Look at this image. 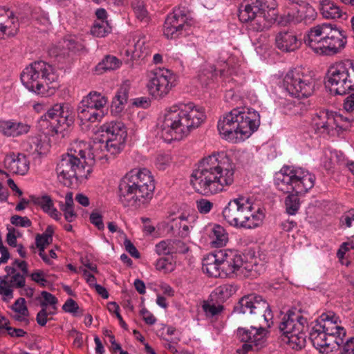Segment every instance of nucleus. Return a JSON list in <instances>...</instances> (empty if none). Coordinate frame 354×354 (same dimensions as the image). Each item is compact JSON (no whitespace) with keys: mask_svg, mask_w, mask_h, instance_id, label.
<instances>
[{"mask_svg":"<svg viewBox=\"0 0 354 354\" xmlns=\"http://www.w3.org/2000/svg\"><path fill=\"white\" fill-rule=\"evenodd\" d=\"M107 308H108V310H109V312L113 313L115 314L117 318L118 319V320L120 322V326L124 330H128V326H127V324L125 323V322L123 320L121 315L120 314V312H119L120 307H119V306L115 302L112 301V302H109L107 304Z\"/></svg>","mask_w":354,"mask_h":354,"instance_id":"8fccbe9b","label":"nucleus"},{"mask_svg":"<svg viewBox=\"0 0 354 354\" xmlns=\"http://www.w3.org/2000/svg\"><path fill=\"white\" fill-rule=\"evenodd\" d=\"M245 112L225 113L218 122V129L220 134L226 140H234L237 138V135H248V133L243 131L242 114Z\"/></svg>","mask_w":354,"mask_h":354,"instance_id":"ddd939ff","label":"nucleus"},{"mask_svg":"<svg viewBox=\"0 0 354 354\" xmlns=\"http://www.w3.org/2000/svg\"><path fill=\"white\" fill-rule=\"evenodd\" d=\"M79 306L77 303L73 299H68L65 304L62 306L64 311L75 314L79 310Z\"/></svg>","mask_w":354,"mask_h":354,"instance_id":"052dcab7","label":"nucleus"},{"mask_svg":"<svg viewBox=\"0 0 354 354\" xmlns=\"http://www.w3.org/2000/svg\"><path fill=\"white\" fill-rule=\"evenodd\" d=\"M156 267L158 270L165 273L171 272L174 268V264L167 258L159 259L156 263Z\"/></svg>","mask_w":354,"mask_h":354,"instance_id":"09e8293b","label":"nucleus"},{"mask_svg":"<svg viewBox=\"0 0 354 354\" xmlns=\"http://www.w3.org/2000/svg\"><path fill=\"white\" fill-rule=\"evenodd\" d=\"M124 245L125 247V250L134 258L139 259L140 257V252L138 251L136 248L132 243V242L128 239H125L124 241Z\"/></svg>","mask_w":354,"mask_h":354,"instance_id":"774afa93","label":"nucleus"},{"mask_svg":"<svg viewBox=\"0 0 354 354\" xmlns=\"http://www.w3.org/2000/svg\"><path fill=\"white\" fill-rule=\"evenodd\" d=\"M154 76L149 84V91L155 97H162L167 95L173 86L171 80L174 78L171 71L165 68H156Z\"/></svg>","mask_w":354,"mask_h":354,"instance_id":"4468645a","label":"nucleus"},{"mask_svg":"<svg viewBox=\"0 0 354 354\" xmlns=\"http://www.w3.org/2000/svg\"><path fill=\"white\" fill-rule=\"evenodd\" d=\"M69 112H46L41 117V122H49V125L55 133H58V128L60 127H69L73 122L72 118H69Z\"/></svg>","mask_w":354,"mask_h":354,"instance_id":"4be33fe9","label":"nucleus"},{"mask_svg":"<svg viewBox=\"0 0 354 354\" xmlns=\"http://www.w3.org/2000/svg\"><path fill=\"white\" fill-rule=\"evenodd\" d=\"M196 207L200 213L207 214L212 209L213 203L209 200L201 198L196 201Z\"/></svg>","mask_w":354,"mask_h":354,"instance_id":"5fc2aeb1","label":"nucleus"},{"mask_svg":"<svg viewBox=\"0 0 354 354\" xmlns=\"http://www.w3.org/2000/svg\"><path fill=\"white\" fill-rule=\"evenodd\" d=\"M151 100L146 97L133 99L132 105L140 109H147L150 106Z\"/></svg>","mask_w":354,"mask_h":354,"instance_id":"69168bd1","label":"nucleus"},{"mask_svg":"<svg viewBox=\"0 0 354 354\" xmlns=\"http://www.w3.org/2000/svg\"><path fill=\"white\" fill-rule=\"evenodd\" d=\"M41 295L43 297V300L40 301L41 308L46 309L47 306L50 305L52 306V308L54 310V311H56V304L58 302L57 297L45 290L41 292Z\"/></svg>","mask_w":354,"mask_h":354,"instance_id":"c03bdc74","label":"nucleus"},{"mask_svg":"<svg viewBox=\"0 0 354 354\" xmlns=\"http://www.w3.org/2000/svg\"><path fill=\"white\" fill-rule=\"evenodd\" d=\"M6 167L15 174L24 175L29 169V161L22 153L15 156V153L7 155L4 160Z\"/></svg>","mask_w":354,"mask_h":354,"instance_id":"412c9836","label":"nucleus"},{"mask_svg":"<svg viewBox=\"0 0 354 354\" xmlns=\"http://www.w3.org/2000/svg\"><path fill=\"white\" fill-rule=\"evenodd\" d=\"M169 240L162 241L156 245V250L159 255L169 254Z\"/></svg>","mask_w":354,"mask_h":354,"instance_id":"338daca9","label":"nucleus"},{"mask_svg":"<svg viewBox=\"0 0 354 354\" xmlns=\"http://www.w3.org/2000/svg\"><path fill=\"white\" fill-rule=\"evenodd\" d=\"M276 21L281 26H286L291 22L299 23L297 8L286 9L280 15H278Z\"/></svg>","mask_w":354,"mask_h":354,"instance_id":"e433bc0d","label":"nucleus"},{"mask_svg":"<svg viewBox=\"0 0 354 354\" xmlns=\"http://www.w3.org/2000/svg\"><path fill=\"white\" fill-rule=\"evenodd\" d=\"M45 274L41 270H37L30 274L31 279L35 283H38L41 287H45L48 281L44 277Z\"/></svg>","mask_w":354,"mask_h":354,"instance_id":"4d7b16f0","label":"nucleus"},{"mask_svg":"<svg viewBox=\"0 0 354 354\" xmlns=\"http://www.w3.org/2000/svg\"><path fill=\"white\" fill-rule=\"evenodd\" d=\"M236 292V288L231 284H223L214 290V295L219 301H223Z\"/></svg>","mask_w":354,"mask_h":354,"instance_id":"58836bf2","label":"nucleus"},{"mask_svg":"<svg viewBox=\"0 0 354 354\" xmlns=\"http://www.w3.org/2000/svg\"><path fill=\"white\" fill-rule=\"evenodd\" d=\"M68 49L73 52L81 51L84 49L82 43L76 41L75 39H68L65 41Z\"/></svg>","mask_w":354,"mask_h":354,"instance_id":"680f3d73","label":"nucleus"},{"mask_svg":"<svg viewBox=\"0 0 354 354\" xmlns=\"http://www.w3.org/2000/svg\"><path fill=\"white\" fill-rule=\"evenodd\" d=\"M107 100L106 97L102 96L100 93L93 91L84 97L80 102L79 109H82V111H86V109H95L97 110L103 108Z\"/></svg>","mask_w":354,"mask_h":354,"instance_id":"cd10ccee","label":"nucleus"},{"mask_svg":"<svg viewBox=\"0 0 354 354\" xmlns=\"http://www.w3.org/2000/svg\"><path fill=\"white\" fill-rule=\"evenodd\" d=\"M297 11V17L299 23L304 21L305 23L313 21L317 15L315 10L306 1L301 3H295Z\"/></svg>","mask_w":354,"mask_h":354,"instance_id":"7c9ffc66","label":"nucleus"},{"mask_svg":"<svg viewBox=\"0 0 354 354\" xmlns=\"http://www.w3.org/2000/svg\"><path fill=\"white\" fill-rule=\"evenodd\" d=\"M315 177L301 169L283 167L274 175V184L281 192L289 194L285 199L286 212L295 214L300 207L299 195L305 194L313 187Z\"/></svg>","mask_w":354,"mask_h":354,"instance_id":"f03ea898","label":"nucleus"},{"mask_svg":"<svg viewBox=\"0 0 354 354\" xmlns=\"http://www.w3.org/2000/svg\"><path fill=\"white\" fill-rule=\"evenodd\" d=\"M126 140L119 141L118 139L106 138L105 140L106 152L111 154L118 153L122 149Z\"/></svg>","mask_w":354,"mask_h":354,"instance_id":"37998d69","label":"nucleus"},{"mask_svg":"<svg viewBox=\"0 0 354 354\" xmlns=\"http://www.w3.org/2000/svg\"><path fill=\"white\" fill-rule=\"evenodd\" d=\"M53 241L44 236L43 234H37L35 236V245L39 250L44 252L46 247L51 244Z\"/></svg>","mask_w":354,"mask_h":354,"instance_id":"13d9d810","label":"nucleus"},{"mask_svg":"<svg viewBox=\"0 0 354 354\" xmlns=\"http://www.w3.org/2000/svg\"><path fill=\"white\" fill-rule=\"evenodd\" d=\"M119 59L115 57L107 55L101 63H99L97 68L103 69L104 71L113 70L119 67Z\"/></svg>","mask_w":354,"mask_h":354,"instance_id":"79ce46f5","label":"nucleus"},{"mask_svg":"<svg viewBox=\"0 0 354 354\" xmlns=\"http://www.w3.org/2000/svg\"><path fill=\"white\" fill-rule=\"evenodd\" d=\"M306 320L302 317H299L296 320L295 326L290 332V335H288V340L282 339L286 343L289 344L292 348L301 349L306 345V331L307 326L304 325Z\"/></svg>","mask_w":354,"mask_h":354,"instance_id":"aec40b11","label":"nucleus"},{"mask_svg":"<svg viewBox=\"0 0 354 354\" xmlns=\"http://www.w3.org/2000/svg\"><path fill=\"white\" fill-rule=\"evenodd\" d=\"M245 321L246 326L237 329V335L242 342L254 343L255 351H258L265 344L266 335L268 333V328L270 324H255L254 320L250 319H242Z\"/></svg>","mask_w":354,"mask_h":354,"instance_id":"f8f14e48","label":"nucleus"},{"mask_svg":"<svg viewBox=\"0 0 354 354\" xmlns=\"http://www.w3.org/2000/svg\"><path fill=\"white\" fill-rule=\"evenodd\" d=\"M19 23L12 11H6V16L0 18V32L2 37H14L18 32Z\"/></svg>","mask_w":354,"mask_h":354,"instance_id":"5701e85b","label":"nucleus"},{"mask_svg":"<svg viewBox=\"0 0 354 354\" xmlns=\"http://www.w3.org/2000/svg\"><path fill=\"white\" fill-rule=\"evenodd\" d=\"M223 266L225 268L223 257L219 256V252L216 254H209L203 259V270L209 277H218L221 276L220 269Z\"/></svg>","mask_w":354,"mask_h":354,"instance_id":"b1692460","label":"nucleus"},{"mask_svg":"<svg viewBox=\"0 0 354 354\" xmlns=\"http://www.w3.org/2000/svg\"><path fill=\"white\" fill-rule=\"evenodd\" d=\"M129 93V86L127 84H122L112 100L111 111L113 109L122 111L124 109L125 104L128 102Z\"/></svg>","mask_w":354,"mask_h":354,"instance_id":"c756f323","label":"nucleus"},{"mask_svg":"<svg viewBox=\"0 0 354 354\" xmlns=\"http://www.w3.org/2000/svg\"><path fill=\"white\" fill-rule=\"evenodd\" d=\"M310 339L315 348L323 354H328L338 350L343 339L326 335L323 330H315L310 333Z\"/></svg>","mask_w":354,"mask_h":354,"instance_id":"dca6fc26","label":"nucleus"},{"mask_svg":"<svg viewBox=\"0 0 354 354\" xmlns=\"http://www.w3.org/2000/svg\"><path fill=\"white\" fill-rule=\"evenodd\" d=\"M170 230L180 236H187L189 234V225L187 219L184 216H180L172 219L170 225Z\"/></svg>","mask_w":354,"mask_h":354,"instance_id":"473e14b6","label":"nucleus"},{"mask_svg":"<svg viewBox=\"0 0 354 354\" xmlns=\"http://www.w3.org/2000/svg\"><path fill=\"white\" fill-rule=\"evenodd\" d=\"M316 115L319 120H321L322 118L333 120V121L337 124V127L342 129L347 127V126H344L343 124H341L342 122H345L346 123H349L351 120L349 117L344 116L340 113H337V112H319Z\"/></svg>","mask_w":354,"mask_h":354,"instance_id":"72a5a7b5","label":"nucleus"},{"mask_svg":"<svg viewBox=\"0 0 354 354\" xmlns=\"http://www.w3.org/2000/svg\"><path fill=\"white\" fill-rule=\"evenodd\" d=\"M240 319H250L255 324H270L273 315L269 304L260 295H248L243 297L234 308Z\"/></svg>","mask_w":354,"mask_h":354,"instance_id":"1a4fd4ad","label":"nucleus"},{"mask_svg":"<svg viewBox=\"0 0 354 354\" xmlns=\"http://www.w3.org/2000/svg\"><path fill=\"white\" fill-rule=\"evenodd\" d=\"M169 254H185L188 250V247L185 243L180 240H169Z\"/></svg>","mask_w":354,"mask_h":354,"instance_id":"49530a36","label":"nucleus"},{"mask_svg":"<svg viewBox=\"0 0 354 354\" xmlns=\"http://www.w3.org/2000/svg\"><path fill=\"white\" fill-rule=\"evenodd\" d=\"M319 10L323 17L328 19H346L347 15L334 2L330 0L320 1Z\"/></svg>","mask_w":354,"mask_h":354,"instance_id":"bb28decb","label":"nucleus"},{"mask_svg":"<svg viewBox=\"0 0 354 354\" xmlns=\"http://www.w3.org/2000/svg\"><path fill=\"white\" fill-rule=\"evenodd\" d=\"M111 31V27L109 25L108 21L95 22L91 29V34L97 37H105Z\"/></svg>","mask_w":354,"mask_h":354,"instance_id":"a19ab883","label":"nucleus"},{"mask_svg":"<svg viewBox=\"0 0 354 354\" xmlns=\"http://www.w3.org/2000/svg\"><path fill=\"white\" fill-rule=\"evenodd\" d=\"M241 124H243V128H241L243 131L248 133V135H241V138L244 139L248 138L253 132L257 130L260 124V120L259 119H252L250 117L244 116L242 114Z\"/></svg>","mask_w":354,"mask_h":354,"instance_id":"f704fd0d","label":"nucleus"},{"mask_svg":"<svg viewBox=\"0 0 354 354\" xmlns=\"http://www.w3.org/2000/svg\"><path fill=\"white\" fill-rule=\"evenodd\" d=\"M37 203L41 207L45 212H49L53 207V202L49 196H43L38 198Z\"/></svg>","mask_w":354,"mask_h":354,"instance_id":"6e6d98bb","label":"nucleus"},{"mask_svg":"<svg viewBox=\"0 0 354 354\" xmlns=\"http://www.w3.org/2000/svg\"><path fill=\"white\" fill-rule=\"evenodd\" d=\"M58 75L52 65L43 61L34 62L21 73L22 84L39 95L47 93L50 84L57 80Z\"/></svg>","mask_w":354,"mask_h":354,"instance_id":"0eeeda50","label":"nucleus"},{"mask_svg":"<svg viewBox=\"0 0 354 354\" xmlns=\"http://www.w3.org/2000/svg\"><path fill=\"white\" fill-rule=\"evenodd\" d=\"M167 112L162 126L161 137L169 143L187 136L192 129L198 127L205 120L203 112Z\"/></svg>","mask_w":354,"mask_h":354,"instance_id":"423d86ee","label":"nucleus"},{"mask_svg":"<svg viewBox=\"0 0 354 354\" xmlns=\"http://www.w3.org/2000/svg\"><path fill=\"white\" fill-rule=\"evenodd\" d=\"M334 24L324 23L311 28L304 37V42L315 53H320L324 47L326 39L328 37Z\"/></svg>","mask_w":354,"mask_h":354,"instance_id":"2eb2a0df","label":"nucleus"},{"mask_svg":"<svg viewBox=\"0 0 354 354\" xmlns=\"http://www.w3.org/2000/svg\"><path fill=\"white\" fill-rule=\"evenodd\" d=\"M296 321L288 317L287 319L283 318V321L281 322L279 325V330L282 333V335L283 336V339L286 340H288V335H290V332L292 331Z\"/></svg>","mask_w":354,"mask_h":354,"instance_id":"a18cd8bd","label":"nucleus"},{"mask_svg":"<svg viewBox=\"0 0 354 354\" xmlns=\"http://www.w3.org/2000/svg\"><path fill=\"white\" fill-rule=\"evenodd\" d=\"M192 25L189 21L174 17L169 14L165 19L163 26L164 35L168 39H177L180 36L187 35Z\"/></svg>","mask_w":354,"mask_h":354,"instance_id":"f3484780","label":"nucleus"},{"mask_svg":"<svg viewBox=\"0 0 354 354\" xmlns=\"http://www.w3.org/2000/svg\"><path fill=\"white\" fill-rule=\"evenodd\" d=\"M276 47L281 52L291 53L301 46V41L297 39L296 34L291 30L279 32L275 36Z\"/></svg>","mask_w":354,"mask_h":354,"instance_id":"6ab92c4d","label":"nucleus"},{"mask_svg":"<svg viewBox=\"0 0 354 354\" xmlns=\"http://www.w3.org/2000/svg\"><path fill=\"white\" fill-rule=\"evenodd\" d=\"M85 162L72 153H66L62 156L57 164L56 171L59 178H62L64 185H71V179L86 178L91 173V167L85 165Z\"/></svg>","mask_w":354,"mask_h":354,"instance_id":"9b49d317","label":"nucleus"},{"mask_svg":"<svg viewBox=\"0 0 354 354\" xmlns=\"http://www.w3.org/2000/svg\"><path fill=\"white\" fill-rule=\"evenodd\" d=\"M10 222L14 225L24 227H28L32 225V222L28 217H26V216L22 217L19 215H14V216H11Z\"/></svg>","mask_w":354,"mask_h":354,"instance_id":"3c124183","label":"nucleus"},{"mask_svg":"<svg viewBox=\"0 0 354 354\" xmlns=\"http://www.w3.org/2000/svg\"><path fill=\"white\" fill-rule=\"evenodd\" d=\"M274 0H244L239 8L238 17L243 23L252 21L253 28L263 31L278 18Z\"/></svg>","mask_w":354,"mask_h":354,"instance_id":"20e7f679","label":"nucleus"},{"mask_svg":"<svg viewBox=\"0 0 354 354\" xmlns=\"http://www.w3.org/2000/svg\"><path fill=\"white\" fill-rule=\"evenodd\" d=\"M131 7L136 17L140 21H147L149 20V13L145 8L143 1L134 0L131 3Z\"/></svg>","mask_w":354,"mask_h":354,"instance_id":"ea45409f","label":"nucleus"},{"mask_svg":"<svg viewBox=\"0 0 354 354\" xmlns=\"http://www.w3.org/2000/svg\"><path fill=\"white\" fill-rule=\"evenodd\" d=\"M324 84L334 95H343L354 91V62L347 59L332 65L328 70Z\"/></svg>","mask_w":354,"mask_h":354,"instance_id":"6e6552de","label":"nucleus"},{"mask_svg":"<svg viewBox=\"0 0 354 354\" xmlns=\"http://www.w3.org/2000/svg\"><path fill=\"white\" fill-rule=\"evenodd\" d=\"M283 86L291 96L308 97L315 90L316 80L312 72L295 68L286 73Z\"/></svg>","mask_w":354,"mask_h":354,"instance_id":"9d476101","label":"nucleus"},{"mask_svg":"<svg viewBox=\"0 0 354 354\" xmlns=\"http://www.w3.org/2000/svg\"><path fill=\"white\" fill-rule=\"evenodd\" d=\"M219 256L223 257L225 267H229L232 272L240 270L242 274H245L243 270H247V266H244L240 254H237L232 251H230L228 253L224 251H219Z\"/></svg>","mask_w":354,"mask_h":354,"instance_id":"a878e982","label":"nucleus"},{"mask_svg":"<svg viewBox=\"0 0 354 354\" xmlns=\"http://www.w3.org/2000/svg\"><path fill=\"white\" fill-rule=\"evenodd\" d=\"M90 149L92 152L93 158L94 160H101L105 158L108 160V155L105 153L106 152V147L105 140L99 137L95 138L93 144L91 145Z\"/></svg>","mask_w":354,"mask_h":354,"instance_id":"2f4dec72","label":"nucleus"},{"mask_svg":"<svg viewBox=\"0 0 354 354\" xmlns=\"http://www.w3.org/2000/svg\"><path fill=\"white\" fill-rule=\"evenodd\" d=\"M102 131L107 133V138L118 139L119 141L126 140L127 133L124 124L121 122H111L104 125Z\"/></svg>","mask_w":354,"mask_h":354,"instance_id":"c85d7f7f","label":"nucleus"},{"mask_svg":"<svg viewBox=\"0 0 354 354\" xmlns=\"http://www.w3.org/2000/svg\"><path fill=\"white\" fill-rule=\"evenodd\" d=\"M119 198L124 206L140 207L152 198L155 183L151 172L131 170L120 180Z\"/></svg>","mask_w":354,"mask_h":354,"instance_id":"7ed1b4c3","label":"nucleus"},{"mask_svg":"<svg viewBox=\"0 0 354 354\" xmlns=\"http://www.w3.org/2000/svg\"><path fill=\"white\" fill-rule=\"evenodd\" d=\"M225 102L230 104V111H238L243 108V100L241 97L235 94L234 91L230 89L225 92L224 96Z\"/></svg>","mask_w":354,"mask_h":354,"instance_id":"c9c22d12","label":"nucleus"},{"mask_svg":"<svg viewBox=\"0 0 354 354\" xmlns=\"http://www.w3.org/2000/svg\"><path fill=\"white\" fill-rule=\"evenodd\" d=\"M322 317L324 321L322 326L323 331L326 335H329V337L335 336V337H339L343 339L342 337L345 336L346 330L338 324V317L335 316L330 317L329 315H322Z\"/></svg>","mask_w":354,"mask_h":354,"instance_id":"393cba45","label":"nucleus"},{"mask_svg":"<svg viewBox=\"0 0 354 354\" xmlns=\"http://www.w3.org/2000/svg\"><path fill=\"white\" fill-rule=\"evenodd\" d=\"M224 219L232 226L253 229L261 225L264 214L254 209L251 201L243 196L231 200L223 210Z\"/></svg>","mask_w":354,"mask_h":354,"instance_id":"39448f33","label":"nucleus"},{"mask_svg":"<svg viewBox=\"0 0 354 354\" xmlns=\"http://www.w3.org/2000/svg\"><path fill=\"white\" fill-rule=\"evenodd\" d=\"M26 279L24 275L17 272L12 276L10 280V284L15 288H23L25 286Z\"/></svg>","mask_w":354,"mask_h":354,"instance_id":"bf43d9fd","label":"nucleus"},{"mask_svg":"<svg viewBox=\"0 0 354 354\" xmlns=\"http://www.w3.org/2000/svg\"><path fill=\"white\" fill-rule=\"evenodd\" d=\"M172 108L175 109L174 111H201V109H197L196 104L191 101L180 102L174 104Z\"/></svg>","mask_w":354,"mask_h":354,"instance_id":"603ef678","label":"nucleus"},{"mask_svg":"<svg viewBox=\"0 0 354 354\" xmlns=\"http://www.w3.org/2000/svg\"><path fill=\"white\" fill-rule=\"evenodd\" d=\"M90 221L95 225L98 230H102L104 228L102 221V216L97 212H92L90 215Z\"/></svg>","mask_w":354,"mask_h":354,"instance_id":"0e129e2a","label":"nucleus"},{"mask_svg":"<svg viewBox=\"0 0 354 354\" xmlns=\"http://www.w3.org/2000/svg\"><path fill=\"white\" fill-rule=\"evenodd\" d=\"M234 167L227 158L219 162L216 156H209L203 158L193 171L190 184L200 194H215L234 183Z\"/></svg>","mask_w":354,"mask_h":354,"instance_id":"f257e3e1","label":"nucleus"},{"mask_svg":"<svg viewBox=\"0 0 354 354\" xmlns=\"http://www.w3.org/2000/svg\"><path fill=\"white\" fill-rule=\"evenodd\" d=\"M324 42L325 45L321 51V54L333 55L343 49L347 41L346 35L334 24L328 37L326 39Z\"/></svg>","mask_w":354,"mask_h":354,"instance_id":"a211bd4d","label":"nucleus"},{"mask_svg":"<svg viewBox=\"0 0 354 354\" xmlns=\"http://www.w3.org/2000/svg\"><path fill=\"white\" fill-rule=\"evenodd\" d=\"M212 233L213 236L215 237V240L213 241L212 243L216 248L225 245L228 241V237L223 227L218 225H215L212 229Z\"/></svg>","mask_w":354,"mask_h":354,"instance_id":"4c0bfd02","label":"nucleus"},{"mask_svg":"<svg viewBox=\"0 0 354 354\" xmlns=\"http://www.w3.org/2000/svg\"><path fill=\"white\" fill-rule=\"evenodd\" d=\"M189 11L188 9L183 6H179L176 8H175L170 15H174V17H178V18H183L185 21H189L191 23H192L193 20L191 17L189 16Z\"/></svg>","mask_w":354,"mask_h":354,"instance_id":"864d4df0","label":"nucleus"},{"mask_svg":"<svg viewBox=\"0 0 354 354\" xmlns=\"http://www.w3.org/2000/svg\"><path fill=\"white\" fill-rule=\"evenodd\" d=\"M12 309L22 316H28V310L26 305V300L23 297L17 299L12 306Z\"/></svg>","mask_w":354,"mask_h":354,"instance_id":"de8ad7c7","label":"nucleus"},{"mask_svg":"<svg viewBox=\"0 0 354 354\" xmlns=\"http://www.w3.org/2000/svg\"><path fill=\"white\" fill-rule=\"evenodd\" d=\"M203 308L205 312L207 313H209L212 316H214L218 315L223 310V306L222 305H210L209 304L205 303L203 305Z\"/></svg>","mask_w":354,"mask_h":354,"instance_id":"e2e57ef3","label":"nucleus"}]
</instances>
